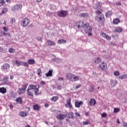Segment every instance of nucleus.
<instances>
[{
	"label": "nucleus",
	"instance_id": "35",
	"mask_svg": "<svg viewBox=\"0 0 127 127\" xmlns=\"http://www.w3.org/2000/svg\"><path fill=\"white\" fill-rule=\"evenodd\" d=\"M42 73V72H41V69L39 68L37 70V74L40 77H41V74Z\"/></svg>",
	"mask_w": 127,
	"mask_h": 127
},
{
	"label": "nucleus",
	"instance_id": "22",
	"mask_svg": "<svg viewBox=\"0 0 127 127\" xmlns=\"http://www.w3.org/2000/svg\"><path fill=\"white\" fill-rule=\"evenodd\" d=\"M19 116H20V117H21L22 118H24V117H26L27 114L25 113V112L24 111H22L20 113H19Z\"/></svg>",
	"mask_w": 127,
	"mask_h": 127
},
{
	"label": "nucleus",
	"instance_id": "33",
	"mask_svg": "<svg viewBox=\"0 0 127 127\" xmlns=\"http://www.w3.org/2000/svg\"><path fill=\"white\" fill-rule=\"evenodd\" d=\"M127 74H124L123 75H120L119 76V79H121V80H123L124 79H127Z\"/></svg>",
	"mask_w": 127,
	"mask_h": 127
},
{
	"label": "nucleus",
	"instance_id": "9",
	"mask_svg": "<svg viewBox=\"0 0 127 127\" xmlns=\"http://www.w3.org/2000/svg\"><path fill=\"white\" fill-rule=\"evenodd\" d=\"M66 115L65 114L62 115V114L57 115L56 118L57 120H64L66 118Z\"/></svg>",
	"mask_w": 127,
	"mask_h": 127
},
{
	"label": "nucleus",
	"instance_id": "62",
	"mask_svg": "<svg viewBox=\"0 0 127 127\" xmlns=\"http://www.w3.org/2000/svg\"><path fill=\"white\" fill-rule=\"evenodd\" d=\"M10 110H11V109H12L13 108V106L12 105H10Z\"/></svg>",
	"mask_w": 127,
	"mask_h": 127
},
{
	"label": "nucleus",
	"instance_id": "12",
	"mask_svg": "<svg viewBox=\"0 0 127 127\" xmlns=\"http://www.w3.org/2000/svg\"><path fill=\"white\" fill-rule=\"evenodd\" d=\"M66 104H67L68 107L69 109H73V106H72V104H71V99L68 98L66 100Z\"/></svg>",
	"mask_w": 127,
	"mask_h": 127
},
{
	"label": "nucleus",
	"instance_id": "29",
	"mask_svg": "<svg viewBox=\"0 0 127 127\" xmlns=\"http://www.w3.org/2000/svg\"><path fill=\"white\" fill-rule=\"evenodd\" d=\"M53 61L57 63H60V62H62V60L59 58H55L53 60Z\"/></svg>",
	"mask_w": 127,
	"mask_h": 127
},
{
	"label": "nucleus",
	"instance_id": "52",
	"mask_svg": "<svg viewBox=\"0 0 127 127\" xmlns=\"http://www.w3.org/2000/svg\"><path fill=\"white\" fill-rule=\"evenodd\" d=\"M64 80V78L63 77H60L58 79V82H59V81H62V82H63Z\"/></svg>",
	"mask_w": 127,
	"mask_h": 127
},
{
	"label": "nucleus",
	"instance_id": "17",
	"mask_svg": "<svg viewBox=\"0 0 127 127\" xmlns=\"http://www.w3.org/2000/svg\"><path fill=\"white\" fill-rule=\"evenodd\" d=\"M110 84L112 86V87H116V85L118 84V81L115 80H111Z\"/></svg>",
	"mask_w": 127,
	"mask_h": 127
},
{
	"label": "nucleus",
	"instance_id": "32",
	"mask_svg": "<svg viewBox=\"0 0 127 127\" xmlns=\"http://www.w3.org/2000/svg\"><path fill=\"white\" fill-rule=\"evenodd\" d=\"M22 63V62H21V61L20 62V61L16 60L15 64L16 66H20V65H21Z\"/></svg>",
	"mask_w": 127,
	"mask_h": 127
},
{
	"label": "nucleus",
	"instance_id": "16",
	"mask_svg": "<svg viewBox=\"0 0 127 127\" xmlns=\"http://www.w3.org/2000/svg\"><path fill=\"white\" fill-rule=\"evenodd\" d=\"M81 105H83V102L82 101H76L75 102V108H80V106Z\"/></svg>",
	"mask_w": 127,
	"mask_h": 127
},
{
	"label": "nucleus",
	"instance_id": "7",
	"mask_svg": "<svg viewBox=\"0 0 127 127\" xmlns=\"http://www.w3.org/2000/svg\"><path fill=\"white\" fill-rule=\"evenodd\" d=\"M22 8V4H16L13 6V8H12L11 10L14 11L15 10H19Z\"/></svg>",
	"mask_w": 127,
	"mask_h": 127
},
{
	"label": "nucleus",
	"instance_id": "41",
	"mask_svg": "<svg viewBox=\"0 0 127 127\" xmlns=\"http://www.w3.org/2000/svg\"><path fill=\"white\" fill-rule=\"evenodd\" d=\"M9 53H14L15 52V50L13 49V48H11L9 49Z\"/></svg>",
	"mask_w": 127,
	"mask_h": 127
},
{
	"label": "nucleus",
	"instance_id": "36",
	"mask_svg": "<svg viewBox=\"0 0 127 127\" xmlns=\"http://www.w3.org/2000/svg\"><path fill=\"white\" fill-rule=\"evenodd\" d=\"M9 77L8 76H5L3 77V80L5 82V84H7V82H8V79Z\"/></svg>",
	"mask_w": 127,
	"mask_h": 127
},
{
	"label": "nucleus",
	"instance_id": "26",
	"mask_svg": "<svg viewBox=\"0 0 127 127\" xmlns=\"http://www.w3.org/2000/svg\"><path fill=\"white\" fill-rule=\"evenodd\" d=\"M52 72L53 70L50 69V70H49L48 72L46 73V77H51V76H52Z\"/></svg>",
	"mask_w": 127,
	"mask_h": 127
},
{
	"label": "nucleus",
	"instance_id": "10",
	"mask_svg": "<svg viewBox=\"0 0 127 127\" xmlns=\"http://www.w3.org/2000/svg\"><path fill=\"white\" fill-rule=\"evenodd\" d=\"M94 8L95 9H98L97 10H101V7H102V5L100 4L99 2H96V4L93 6Z\"/></svg>",
	"mask_w": 127,
	"mask_h": 127
},
{
	"label": "nucleus",
	"instance_id": "14",
	"mask_svg": "<svg viewBox=\"0 0 127 127\" xmlns=\"http://www.w3.org/2000/svg\"><path fill=\"white\" fill-rule=\"evenodd\" d=\"M47 45L49 46H54L55 45V42H53L51 40H48L47 41Z\"/></svg>",
	"mask_w": 127,
	"mask_h": 127
},
{
	"label": "nucleus",
	"instance_id": "50",
	"mask_svg": "<svg viewBox=\"0 0 127 127\" xmlns=\"http://www.w3.org/2000/svg\"><path fill=\"white\" fill-rule=\"evenodd\" d=\"M101 116L102 118H106L107 117V114L103 113L101 114Z\"/></svg>",
	"mask_w": 127,
	"mask_h": 127
},
{
	"label": "nucleus",
	"instance_id": "44",
	"mask_svg": "<svg viewBox=\"0 0 127 127\" xmlns=\"http://www.w3.org/2000/svg\"><path fill=\"white\" fill-rule=\"evenodd\" d=\"M0 24H2V25H5L6 24V23H5V20H1Z\"/></svg>",
	"mask_w": 127,
	"mask_h": 127
},
{
	"label": "nucleus",
	"instance_id": "59",
	"mask_svg": "<svg viewBox=\"0 0 127 127\" xmlns=\"http://www.w3.org/2000/svg\"><path fill=\"white\" fill-rule=\"evenodd\" d=\"M3 35H5V36H6V35H9V33H3Z\"/></svg>",
	"mask_w": 127,
	"mask_h": 127
},
{
	"label": "nucleus",
	"instance_id": "39",
	"mask_svg": "<svg viewBox=\"0 0 127 127\" xmlns=\"http://www.w3.org/2000/svg\"><path fill=\"white\" fill-rule=\"evenodd\" d=\"M21 65L22 66H25V67H28V66H29L28 63L25 62H22Z\"/></svg>",
	"mask_w": 127,
	"mask_h": 127
},
{
	"label": "nucleus",
	"instance_id": "20",
	"mask_svg": "<svg viewBox=\"0 0 127 127\" xmlns=\"http://www.w3.org/2000/svg\"><path fill=\"white\" fill-rule=\"evenodd\" d=\"M94 62L96 64H99V63H101L102 62V59L100 58H96L94 59Z\"/></svg>",
	"mask_w": 127,
	"mask_h": 127
},
{
	"label": "nucleus",
	"instance_id": "55",
	"mask_svg": "<svg viewBox=\"0 0 127 127\" xmlns=\"http://www.w3.org/2000/svg\"><path fill=\"white\" fill-rule=\"evenodd\" d=\"M44 107L45 108H48V107H49V105H48V104L45 103L44 105Z\"/></svg>",
	"mask_w": 127,
	"mask_h": 127
},
{
	"label": "nucleus",
	"instance_id": "19",
	"mask_svg": "<svg viewBox=\"0 0 127 127\" xmlns=\"http://www.w3.org/2000/svg\"><path fill=\"white\" fill-rule=\"evenodd\" d=\"M9 67H10V66L8 64H5L2 66V69L4 71H5V70H7V69H8V68H9Z\"/></svg>",
	"mask_w": 127,
	"mask_h": 127
},
{
	"label": "nucleus",
	"instance_id": "18",
	"mask_svg": "<svg viewBox=\"0 0 127 127\" xmlns=\"http://www.w3.org/2000/svg\"><path fill=\"white\" fill-rule=\"evenodd\" d=\"M33 109L34 111H40V107L38 104H35L33 105Z\"/></svg>",
	"mask_w": 127,
	"mask_h": 127
},
{
	"label": "nucleus",
	"instance_id": "23",
	"mask_svg": "<svg viewBox=\"0 0 127 127\" xmlns=\"http://www.w3.org/2000/svg\"><path fill=\"white\" fill-rule=\"evenodd\" d=\"M89 104L90 106H94V105H96V100L94 99H91Z\"/></svg>",
	"mask_w": 127,
	"mask_h": 127
},
{
	"label": "nucleus",
	"instance_id": "47",
	"mask_svg": "<svg viewBox=\"0 0 127 127\" xmlns=\"http://www.w3.org/2000/svg\"><path fill=\"white\" fill-rule=\"evenodd\" d=\"M90 87H91V89L90 90V92H94V89H95V87H94V85H91Z\"/></svg>",
	"mask_w": 127,
	"mask_h": 127
},
{
	"label": "nucleus",
	"instance_id": "11",
	"mask_svg": "<svg viewBox=\"0 0 127 127\" xmlns=\"http://www.w3.org/2000/svg\"><path fill=\"white\" fill-rule=\"evenodd\" d=\"M90 15L88 13H81L79 14V17H83L84 18H89Z\"/></svg>",
	"mask_w": 127,
	"mask_h": 127
},
{
	"label": "nucleus",
	"instance_id": "54",
	"mask_svg": "<svg viewBox=\"0 0 127 127\" xmlns=\"http://www.w3.org/2000/svg\"><path fill=\"white\" fill-rule=\"evenodd\" d=\"M123 127H127V123L126 122L123 123Z\"/></svg>",
	"mask_w": 127,
	"mask_h": 127
},
{
	"label": "nucleus",
	"instance_id": "4",
	"mask_svg": "<svg viewBox=\"0 0 127 127\" xmlns=\"http://www.w3.org/2000/svg\"><path fill=\"white\" fill-rule=\"evenodd\" d=\"M96 13L98 14L96 17V20L99 22H101L102 20H104V17H105V16H104V14H101L102 10H96Z\"/></svg>",
	"mask_w": 127,
	"mask_h": 127
},
{
	"label": "nucleus",
	"instance_id": "38",
	"mask_svg": "<svg viewBox=\"0 0 127 127\" xmlns=\"http://www.w3.org/2000/svg\"><path fill=\"white\" fill-rule=\"evenodd\" d=\"M16 102L19 103V104H22V99H21V98L20 97H18L16 99Z\"/></svg>",
	"mask_w": 127,
	"mask_h": 127
},
{
	"label": "nucleus",
	"instance_id": "60",
	"mask_svg": "<svg viewBox=\"0 0 127 127\" xmlns=\"http://www.w3.org/2000/svg\"><path fill=\"white\" fill-rule=\"evenodd\" d=\"M40 84L41 85H44L45 84V82L43 81H41Z\"/></svg>",
	"mask_w": 127,
	"mask_h": 127
},
{
	"label": "nucleus",
	"instance_id": "5",
	"mask_svg": "<svg viewBox=\"0 0 127 127\" xmlns=\"http://www.w3.org/2000/svg\"><path fill=\"white\" fill-rule=\"evenodd\" d=\"M57 14L60 17H66V16L68 15V11L66 10H62L58 12Z\"/></svg>",
	"mask_w": 127,
	"mask_h": 127
},
{
	"label": "nucleus",
	"instance_id": "46",
	"mask_svg": "<svg viewBox=\"0 0 127 127\" xmlns=\"http://www.w3.org/2000/svg\"><path fill=\"white\" fill-rule=\"evenodd\" d=\"M52 15V12H50V11H48L47 13V16H50Z\"/></svg>",
	"mask_w": 127,
	"mask_h": 127
},
{
	"label": "nucleus",
	"instance_id": "21",
	"mask_svg": "<svg viewBox=\"0 0 127 127\" xmlns=\"http://www.w3.org/2000/svg\"><path fill=\"white\" fill-rule=\"evenodd\" d=\"M25 90L23 88H19L17 91V93H18L19 95H21L22 94H24Z\"/></svg>",
	"mask_w": 127,
	"mask_h": 127
},
{
	"label": "nucleus",
	"instance_id": "27",
	"mask_svg": "<svg viewBox=\"0 0 127 127\" xmlns=\"http://www.w3.org/2000/svg\"><path fill=\"white\" fill-rule=\"evenodd\" d=\"M59 99V97L58 96H53L51 99V100L52 101V102H56V101H57V100H58Z\"/></svg>",
	"mask_w": 127,
	"mask_h": 127
},
{
	"label": "nucleus",
	"instance_id": "48",
	"mask_svg": "<svg viewBox=\"0 0 127 127\" xmlns=\"http://www.w3.org/2000/svg\"><path fill=\"white\" fill-rule=\"evenodd\" d=\"M114 113H118V112H120V109H119V108H114Z\"/></svg>",
	"mask_w": 127,
	"mask_h": 127
},
{
	"label": "nucleus",
	"instance_id": "13",
	"mask_svg": "<svg viewBox=\"0 0 127 127\" xmlns=\"http://www.w3.org/2000/svg\"><path fill=\"white\" fill-rule=\"evenodd\" d=\"M66 116L68 119H74V113L73 112H68Z\"/></svg>",
	"mask_w": 127,
	"mask_h": 127
},
{
	"label": "nucleus",
	"instance_id": "3",
	"mask_svg": "<svg viewBox=\"0 0 127 127\" xmlns=\"http://www.w3.org/2000/svg\"><path fill=\"white\" fill-rule=\"evenodd\" d=\"M65 77L67 80H68V81H70L71 82L78 81V80L80 79V76L71 73H67L65 75Z\"/></svg>",
	"mask_w": 127,
	"mask_h": 127
},
{
	"label": "nucleus",
	"instance_id": "15",
	"mask_svg": "<svg viewBox=\"0 0 127 127\" xmlns=\"http://www.w3.org/2000/svg\"><path fill=\"white\" fill-rule=\"evenodd\" d=\"M101 69L102 70H105V69H107V64L105 63H102L100 65Z\"/></svg>",
	"mask_w": 127,
	"mask_h": 127
},
{
	"label": "nucleus",
	"instance_id": "57",
	"mask_svg": "<svg viewBox=\"0 0 127 127\" xmlns=\"http://www.w3.org/2000/svg\"><path fill=\"white\" fill-rule=\"evenodd\" d=\"M75 116H76V117H80V114H79V113H77V112H76V113H75Z\"/></svg>",
	"mask_w": 127,
	"mask_h": 127
},
{
	"label": "nucleus",
	"instance_id": "45",
	"mask_svg": "<svg viewBox=\"0 0 127 127\" xmlns=\"http://www.w3.org/2000/svg\"><path fill=\"white\" fill-rule=\"evenodd\" d=\"M57 90H61L62 89V86L61 85H58L57 86Z\"/></svg>",
	"mask_w": 127,
	"mask_h": 127
},
{
	"label": "nucleus",
	"instance_id": "8",
	"mask_svg": "<svg viewBox=\"0 0 127 127\" xmlns=\"http://www.w3.org/2000/svg\"><path fill=\"white\" fill-rule=\"evenodd\" d=\"M101 35L102 36V37H103L107 40H111V39H112V37L109 36V35H107L106 33H104V32L101 33Z\"/></svg>",
	"mask_w": 127,
	"mask_h": 127
},
{
	"label": "nucleus",
	"instance_id": "40",
	"mask_svg": "<svg viewBox=\"0 0 127 127\" xmlns=\"http://www.w3.org/2000/svg\"><path fill=\"white\" fill-rule=\"evenodd\" d=\"M6 12H7V8H3L2 9V11L1 12L2 14H4V13H5Z\"/></svg>",
	"mask_w": 127,
	"mask_h": 127
},
{
	"label": "nucleus",
	"instance_id": "49",
	"mask_svg": "<svg viewBox=\"0 0 127 127\" xmlns=\"http://www.w3.org/2000/svg\"><path fill=\"white\" fill-rule=\"evenodd\" d=\"M4 3V1L3 0H0V6H1Z\"/></svg>",
	"mask_w": 127,
	"mask_h": 127
},
{
	"label": "nucleus",
	"instance_id": "30",
	"mask_svg": "<svg viewBox=\"0 0 127 127\" xmlns=\"http://www.w3.org/2000/svg\"><path fill=\"white\" fill-rule=\"evenodd\" d=\"M28 63L30 65H32L33 64H34V63H35V61L33 59H30L28 61Z\"/></svg>",
	"mask_w": 127,
	"mask_h": 127
},
{
	"label": "nucleus",
	"instance_id": "56",
	"mask_svg": "<svg viewBox=\"0 0 127 127\" xmlns=\"http://www.w3.org/2000/svg\"><path fill=\"white\" fill-rule=\"evenodd\" d=\"M37 40H39V41H40V40H41V37H37L36 38Z\"/></svg>",
	"mask_w": 127,
	"mask_h": 127
},
{
	"label": "nucleus",
	"instance_id": "37",
	"mask_svg": "<svg viewBox=\"0 0 127 127\" xmlns=\"http://www.w3.org/2000/svg\"><path fill=\"white\" fill-rule=\"evenodd\" d=\"M28 86V83H24L23 85H22V89H23L25 91Z\"/></svg>",
	"mask_w": 127,
	"mask_h": 127
},
{
	"label": "nucleus",
	"instance_id": "58",
	"mask_svg": "<svg viewBox=\"0 0 127 127\" xmlns=\"http://www.w3.org/2000/svg\"><path fill=\"white\" fill-rule=\"evenodd\" d=\"M116 4L117 5H121V4H122V3H121V2H117L116 3Z\"/></svg>",
	"mask_w": 127,
	"mask_h": 127
},
{
	"label": "nucleus",
	"instance_id": "28",
	"mask_svg": "<svg viewBox=\"0 0 127 127\" xmlns=\"http://www.w3.org/2000/svg\"><path fill=\"white\" fill-rule=\"evenodd\" d=\"M67 41L64 39H60L58 41V44H62V43H66Z\"/></svg>",
	"mask_w": 127,
	"mask_h": 127
},
{
	"label": "nucleus",
	"instance_id": "43",
	"mask_svg": "<svg viewBox=\"0 0 127 127\" xmlns=\"http://www.w3.org/2000/svg\"><path fill=\"white\" fill-rule=\"evenodd\" d=\"M90 122L89 121H84L83 122V125L86 126V125H89Z\"/></svg>",
	"mask_w": 127,
	"mask_h": 127
},
{
	"label": "nucleus",
	"instance_id": "31",
	"mask_svg": "<svg viewBox=\"0 0 127 127\" xmlns=\"http://www.w3.org/2000/svg\"><path fill=\"white\" fill-rule=\"evenodd\" d=\"M113 14V12L112 11H108L107 12L105 13V15L106 17H109V16H111L112 14Z\"/></svg>",
	"mask_w": 127,
	"mask_h": 127
},
{
	"label": "nucleus",
	"instance_id": "63",
	"mask_svg": "<svg viewBox=\"0 0 127 127\" xmlns=\"http://www.w3.org/2000/svg\"><path fill=\"white\" fill-rule=\"evenodd\" d=\"M10 79L11 80H12V79H13V75H10Z\"/></svg>",
	"mask_w": 127,
	"mask_h": 127
},
{
	"label": "nucleus",
	"instance_id": "25",
	"mask_svg": "<svg viewBox=\"0 0 127 127\" xmlns=\"http://www.w3.org/2000/svg\"><path fill=\"white\" fill-rule=\"evenodd\" d=\"M123 31V29L120 27H116L115 29V32L117 33L122 32Z\"/></svg>",
	"mask_w": 127,
	"mask_h": 127
},
{
	"label": "nucleus",
	"instance_id": "42",
	"mask_svg": "<svg viewBox=\"0 0 127 127\" xmlns=\"http://www.w3.org/2000/svg\"><path fill=\"white\" fill-rule=\"evenodd\" d=\"M115 76H120V72L119 71H115L114 72Z\"/></svg>",
	"mask_w": 127,
	"mask_h": 127
},
{
	"label": "nucleus",
	"instance_id": "34",
	"mask_svg": "<svg viewBox=\"0 0 127 127\" xmlns=\"http://www.w3.org/2000/svg\"><path fill=\"white\" fill-rule=\"evenodd\" d=\"M120 22V19L119 18H115L113 20L114 24H118Z\"/></svg>",
	"mask_w": 127,
	"mask_h": 127
},
{
	"label": "nucleus",
	"instance_id": "1",
	"mask_svg": "<svg viewBox=\"0 0 127 127\" xmlns=\"http://www.w3.org/2000/svg\"><path fill=\"white\" fill-rule=\"evenodd\" d=\"M39 86L30 84L26 90L27 95L30 97H33V93L35 95H38Z\"/></svg>",
	"mask_w": 127,
	"mask_h": 127
},
{
	"label": "nucleus",
	"instance_id": "51",
	"mask_svg": "<svg viewBox=\"0 0 127 127\" xmlns=\"http://www.w3.org/2000/svg\"><path fill=\"white\" fill-rule=\"evenodd\" d=\"M3 31H5V32H7V31H8V29H7V28L5 27H3Z\"/></svg>",
	"mask_w": 127,
	"mask_h": 127
},
{
	"label": "nucleus",
	"instance_id": "2",
	"mask_svg": "<svg viewBox=\"0 0 127 127\" xmlns=\"http://www.w3.org/2000/svg\"><path fill=\"white\" fill-rule=\"evenodd\" d=\"M77 25L78 28H84V27H85L84 29L85 33H87L88 36H91V35H92V29L91 26H89V23L84 24L81 21L77 23Z\"/></svg>",
	"mask_w": 127,
	"mask_h": 127
},
{
	"label": "nucleus",
	"instance_id": "24",
	"mask_svg": "<svg viewBox=\"0 0 127 127\" xmlns=\"http://www.w3.org/2000/svg\"><path fill=\"white\" fill-rule=\"evenodd\" d=\"M0 93H1V94H5V93H6V88L4 87L0 88Z\"/></svg>",
	"mask_w": 127,
	"mask_h": 127
},
{
	"label": "nucleus",
	"instance_id": "6",
	"mask_svg": "<svg viewBox=\"0 0 127 127\" xmlns=\"http://www.w3.org/2000/svg\"><path fill=\"white\" fill-rule=\"evenodd\" d=\"M29 24V19L27 18L23 19L21 22V25L23 26V27H25V26H27Z\"/></svg>",
	"mask_w": 127,
	"mask_h": 127
},
{
	"label": "nucleus",
	"instance_id": "53",
	"mask_svg": "<svg viewBox=\"0 0 127 127\" xmlns=\"http://www.w3.org/2000/svg\"><path fill=\"white\" fill-rule=\"evenodd\" d=\"M14 21H15V19H14L13 18L11 19V20H10L11 23H13L14 22Z\"/></svg>",
	"mask_w": 127,
	"mask_h": 127
},
{
	"label": "nucleus",
	"instance_id": "64",
	"mask_svg": "<svg viewBox=\"0 0 127 127\" xmlns=\"http://www.w3.org/2000/svg\"><path fill=\"white\" fill-rule=\"evenodd\" d=\"M125 103H127V97L125 99Z\"/></svg>",
	"mask_w": 127,
	"mask_h": 127
},
{
	"label": "nucleus",
	"instance_id": "61",
	"mask_svg": "<svg viewBox=\"0 0 127 127\" xmlns=\"http://www.w3.org/2000/svg\"><path fill=\"white\" fill-rule=\"evenodd\" d=\"M80 87H81V85H77L76 86V89H79V88H80Z\"/></svg>",
	"mask_w": 127,
	"mask_h": 127
}]
</instances>
